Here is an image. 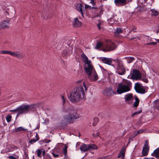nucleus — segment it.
Returning <instances> with one entry per match:
<instances>
[{"instance_id":"37","label":"nucleus","mask_w":159,"mask_h":159,"mask_svg":"<svg viewBox=\"0 0 159 159\" xmlns=\"http://www.w3.org/2000/svg\"><path fill=\"white\" fill-rule=\"evenodd\" d=\"M37 154L38 156L39 157H41V153L42 152V150L40 149H39L37 151Z\"/></svg>"},{"instance_id":"58","label":"nucleus","mask_w":159,"mask_h":159,"mask_svg":"<svg viewBox=\"0 0 159 159\" xmlns=\"http://www.w3.org/2000/svg\"><path fill=\"white\" fill-rule=\"evenodd\" d=\"M63 152L64 154H67V150L63 149Z\"/></svg>"},{"instance_id":"35","label":"nucleus","mask_w":159,"mask_h":159,"mask_svg":"<svg viewBox=\"0 0 159 159\" xmlns=\"http://www.w3.org/2000/svg\"><path fill=\"white\" fill-rule=\"evenodd\" d=\"M142 112V109H141L139 111H138L135 112L132 114L131 116L132 117H133L135 115L141 113Z\"/></svg>"},{"instance_id":"24","label":"nucleus","mask_w":159,"mask_h":159,"mask_svg":"<svg viewBox=\"0 0 159 159\" xmlns=\"http://www.w3.org/2000/svg\"><path fill=\"white\" fill-rule=\"evenodd\" d=\"M27 130V129L24 128L22 127H19L18 128L13 129L12 132L13 133L17 132L22 130Z\"/></svg>"},{"instance_id":"43","label":"nucleus","mask_w":159,"mask_h":159,"mask_svg":"<svg viewBox=\"0 0 159 159\" xmlns=\"http://www.w3.org/2000/svg\"><path fill=\"white\" fill-rule=\"evenodd\" d=\"M132 37H133V38L130 39H129L130 40H132L134 39H136V38H138V37L137 36H136V35H135L134 34L133 35H132Z\"/></svg>"},{"instance_id":"1","label":"nucleus","mask_w":159,"mask_h":159,"mask_svg":"<svg viewBox=\"0 0 159 159\" xmlns=\"http://www.w3.org/2000/svg\"><path fill=\"white\" fill-rule=\"evenodd\" d=\"M84 89L82 85L76 87L70 92L69 99L72 102H77L84 98Z\"/></svg>"},{"instance_id":"60","label":"nucleus","mask_w":159,"mask_h":159,"mask_svg":"<svg viewBox=\"0 0 159 159\" xmlns=\"http://www.w3.org/2000/svg\"><path fill=\"white\" fill-rule=\"evenodd\" d=\"M100 25H101V23H99L98 24V25H97L98 27V28L99 30H100L101 29V27L100 26Z\"/></svg>"},{"instance_id":"22","label":"nucleus","mask_w":159,"mask_h":159,"mask_svg":"<svg viewBox=\"0 0 159 159\" xmlns=\"http://www.w3.org/2000/svg\"><path fill=\"white\" fill-rule=\"evenodd\" d=\"M9 54L14 57H20L21 56L20 54L16 52H13L10 51Z\"/></svg>"},{"instance_id":"19","label":"nucleus","mask_w":159,"mask_h":159,"mask_svg":"<svg viewBox=\"0 0 159 159\" xmlns=\"http://www.w3.org/2000/svg\"><path fill=\"white\" fill-rule=\"evenodd\" d=\"M125 102L129 104V101L133 100L132 94L129 93L126 95L125 97Z\"/></svg>"},{"instance_id":"12","label":"nucleus","mask_w":159,"mask_h":159,"mask_svg":"<svg viewBox=\"0 0 159 159\" xmlns=\"http://www.w3.org/2000/svg\"><path fill=\"white\" fill-rule=\"evenodd\" d=\"M72 53V50L70 49L69 48L66 47V49L63 50L62 53L63 56L67 57V56L70 55Z\"/></svg>"},{"instance_id":"38","label":"nucleus","mask_w":159,"mask_h":159,"mask_svg":"<svg viewBox=\"0 0 159 159\" xmlns=\"http://www.w3.org/2000/svg\"><path fill=\"white\" fill-rule=\"evenodd\" d=\"M5 15L6 16V18L7 19H10V20L11 19V18H10L8 17V16L9 15V13L8 11H5L4 13Z\"/></svg>"},{"instance_id":"21","label":"nucleus","mask_w":159,"mask_h":159,"mask_svg":"<svg viewBox=\"0 0 159 159\" xmlns=\"http://www.w3.org/2000/svg\"><path fill=\"white\" fill-rule=\"evenodd\" d=\"M125 150L124 148H122L121 151L119 152L118 154V158H120L121 157V158L122 159H124L125 157Z\"/></svg>"},{"instance_id":"28","label":"nucleus","mask_w":159,"mask_h":159,"mask_svg":"<svg viewBox=\"0 0 159 159\" xmlns=\"http://www.w3.org/2000/svg\"><path fill=\"white\" fill-rule=\"evenodd\" d=\"M114 61H116L117 63V65H118V66H123L122 65V61L120 59H119L118 58H117L116 59L114 60Z\"/></svg>"},{"instance_id":"17","label":"nucleus","mask_w":159,"mask_h":159,"mask_svg":"<svg viewBox=\"0 0 159 159\" xmlns=\"http://www.w3.org/2000/svg\"><path fill=\"white\" fill-rule=\"evenodd\" d=\"M133 73L139 80H141V74L137 69H134L133 70Z\"/></svg>"},{"instance_id":"27","label":"nucleus","mask_w":159,"mask_h":159,"mask_svg":"<svg viewBox=\"0 0 159 159\" xmlns=\"http://www.w3.org/2000/svg\"><path fill=\"white\" fill-rule=\"evenodd\" d=\"M142 87L143 88V86H141L139 83L138 82H137L135 84L134 89L135 90V89H139Z\"/></svg>"},{"instance_id":"63","label":"nucleus","mask_w":159,"mask_h":159,"mask_svg":"<svg viewBox=\"0 0 159 159\" xmlns=\"http://www.w3.org/2000/svg\"><path fill=\"white\" fill-rule=\"evenodd\" d=\"M32 142H35L36 141H38V139H32Z\"/></svg>"},{"instance_id":"18","label":"nucleus","mask_w":159,"mask_h":159,"mask_svg":"<svg viewBox=\"0 0 159 159\" xmlns=\"http://www.w3.org/2000/svg\"><path fill=\"white\" fill-rule=\"evenodd\" d=\"M81 22L80 21L78 18H76L74 19L73 25L74 27H80L81 25Z\"/></svg>"},{"instance_id":"59","label":"nucleus","mask_w":159,"mask_h":159,"mask_svg":"<svg viewBox=\"0 0 159 159\" xmlns=\"http://www.w3.org/2000/svg\"><path fill=\"white\" fill-rule=\"evenodd\" d=\"M44 140L43 141L40 140L39 141V142L41 145H42L43 144V143H44Z\"/></svg>"},{"instance_id":"40","label":"nucleus","mask_w":159,"mask_h":159,"mask_svg":"<svg viewBox=\"0 0 159 159\" xmlns=\"http://www.w3.org/2000/svg\"><path fill=\"white\" fill-rule=\"evenodd\" d=\"M122 31V30L120 28H117L116 29V32L118 34L120 33Z\"/></svg>"},{"instance_id":"25","label":"nucleus","mask_w":159,"mask_h":159,"mask_svg":"<svg viewBox=\"0 0 159 159\" xmlns=\"http://www.w3.org/2000/svg\"><path fill=\"white\" fill-rule=\"evenodd\" d=\"M141 88L138 89H135V91L136 92L139 93L140 94H144L146 93V90L145 89H143V88Z\"/></svg>"},{"instance_id":"5","label":"nucleus","mask_w":159,"mask_h":159,"mask_svg":"<svg viewBox=\"0 0 159 159\" xmlns=\"http://www.w3.org/2000/svg\"><path fill=\"white\" fill-rule=\"evenodd\" d=\"M126 84L119 83L118 84V87L116 90L117 94L121 93L128 92L130 90V87L131 86V83L129 81L126 80L125 81Z\"/></svg>"},{"instance_id":"16","label":"nucleus","mask_w":159,"mask_h":159,"mask_svg":"<svg viewBox=\"0 0 159 159\" xmlns=\"http://www.w3.org/2000/svg\"><path fill=\"white\" fill-rule=\"evenodd\" d=\"M76 9L79 11L80 12L81 15L83 16V11L84 10V7L81 4H77L76 6Z\"/></svg>"},{"instance_id":"39","label":"nucleus","mask_w":159,"mask_h":159,"mask_svg":"<svg viewBox=\"0 0 159 159\" xmlns=\"http://www.w3.org/2000/svg\"><path fill=\"white\" fill-rule=\"evenodd\" d=\"M10 51L7 50H2L1 51V53L3 54H9Z\"/></svg>"},{"instance_id":"14","label":"nucleus","mask_w":159,"mask_h":159,"mask_svg":"<svg viewBox=\"0 0 159 159\" xmlns=\"http://www.w3.org/2000/svg\"><path fill=\"white\" fill-rule=\"evenodd\" d=\"M102 61L104 63L107 64L108 65H112L114 67V65L111 64V63L112 62L111 58L104 57L102 59Z\"/></svg>"},{"instance_id":"52","label":"nucleus","mask_w":159,"mask_h":159,"mask_svg":"<svg viewBox=\"0 0 159 159\" xmlns=\"http://www.w3.org/2000/svg\"><path fill=\"white\" fill-rule=\"evenodd\" d=\"M93 135L95 137H98L99 136V133L98 132H97L95 134H93Z\"/></svg>"},{"instance_id":"55","label":"nucleus","mask_w":159,"mask_h":159,"mask_svg":"<svg viewBox=\"0 0 159 159\" xmlns=\"http://www.w3.org/2000/svg\"><path fill=\"white\" fill-rule=\"evenodd\" d=\"M135 135L134 136H131L129 138V140L133 141V139L135 137Z\"/></svg>"},{"instance_id":"62","label":"nucleus","mask_w":159,"mask_h":159,"mask_svg":"<svg viewBox=\"0 0 159 159\" xmlns=\"http://www.w3.org/2000/svg\"><path fill=\"white\" fill-rule=\"evenodd\" d=\"M136 29V28H134V29H132L131 30H130L129 32V33H130L133 31L134 30H135Z\"/></svg>"},{"instance_id":"2","label":"nucleus","mask_w":159,"mask_h":159,"mask_svg":"<svg viewBox=\"0 0 159 159\" xmlns=\"http://www.w3.org/2000/svg\"><path fill=\"white\" fill-rule=\"evenodd\" d=\"M88 62L86 63L87 66L84 65L85 72L87 75L88 78L90 80L92 81H96L98 79V75L93 66L91 64V61H89Z\"/></svg>"},{"instance_id":"44","label":"nucleus","mask_w":159,"mask_h":159,"mask_svg":"<svg viewBox=\"0 0 159 159\" xmlns=\"http://www.w3.org/2000/svg\"><path fill=\"white\" fill-rule=\"evenodd\" d=\"M143 132V130H140L137 131V132L136 134L135 135V136H136L137 135L139 134L140 133H141Z\"/></svg>"},{"instance_id":"11","label":"nucleus","mask_w":159,"mask_h":159,"mask_svg":"<svg viewBox=\"0 0 159 159\" xmlns=\"http://www.w3.org/2000/svg\"><path fill=\"white\" fill-rule=\"evenodd\" d=\"M94 11V13L93 14V15L94 17H100L102 15V13L103 11V10L101 9L98 8L96 7Z\"/></svg>"},{"instance_id":"47","label":"nucleus","mask_w":159,"mask_h":159,"mask_svg":"<svg viewBox=\"0 0 159 159\" xmlns=\"http://www.w3.org/2000/svg\"><path fill=\"white\" fill-rule=\"evenodd\" d=\"M61 98L63 101V105L65 102V99L63 96L61 95Z\"/></svg>"},{"instance_id":"56","label":"nucleus","mask_w":159,"mask_h":159,"mask_svg":"<svg viewBox=\"0 0 159 159\" xmlns=\"http://www.w3.org/2000/svg\"><path fill=\"white\" fill-rule=\"evenodd\" d=\"M68 158V157L67 156V154H64V157L63 158V159H66Z\"/></svg>"},{"instance_id":"34","label":"nucleus","mask_w":159,"mask_h":159,"mask_svg":"<svg viewBox=\"0 0 159 159\" xmlns=\"http://www.w3.org/2000/svg\"><path fill=\"white\" fill-rule=\"evenodd\" d=\"M85 8L89 9V10H91L92 9H94L95 8H96V7H91V6H89V5H87L86 4H85Z\"/></svg>"},{"instance_id":"41","label":"nucleus","mask_w":159,"mask_h":159,"mask_svg":"<svg viewBox=\"0 0 159 159\" xmlns=\"http://www.w3.org/2000/svg\"><path fill=\"white\" fill-rule=\"evenodd\" d=\"M157 42H151V43H147L145 44V45H156L157 44Z\"/></svg>"},{"instance_id":"10","label":"nucleus","mask_w":159,"mask_h":159,"mask_svg":"<svg viewBox=\"0 0 159 159\" xmlns=\"http://www.w3.org/2000/svg\"><path fill=\"white\" fill-rule=\"evenodd\" d=\"M149 149V148L148 146L146 145L145 144H144L142 151V154L143 156H146L148 155Z\"/></svg>"},{"instance_id":"30","label":"nucleus","mask_w":159,"mask_h":159,"mask_svg":"<svg viewBox=\"0 0 159 159\" xmlns=\"http://www.w3.org/2000/svg\"><path fill=\"white\" fill-rule=\"evenodd\" d=\"M99 121V119L97 117H95L94 118L93 125V126H96L98 122Z\"/></svg>"},{"instance_id":"6","label":"nucleus","mask_w":159,"mask_h":159,"mask_svg":"<svg viewBox=\"0 0 159 159\" xmlns=\"http://www.w3.org/2000/svg\"><path fill=\"white\" fill-rule=\"evenodd\" d=\"M98 148L97 146L94 144H86L83 143L81 145L80 147V149L82 152H85L87 151L97 149Z\"/></svg>"},{"instance_id":"53","label":"nucleus","mask_w":159,"mask_h":159,"mask_svg":"<svg viewBox=\"0 0 159 159\" xmlns=\"http://www.w3.org/2000/svg\"><path fill=\"white\" fill-rule=\"evenodd\" d=\"M83 85L85 88V90L86 91V90H87L88 87L86 86V84H85L84 82L83 83Z\"/></svg>"},{"instance_id":"57","label":"nucleus","mask_w":159,"mask_h":159,"mask_svg":"<svg viewBox=\"0 0 159 159\" xmlns=\"http://www.w3.org/2000/svg\"><path fill=\"white\" fill-rule=\"evenodd\" d=\"M145 144L146 145L148 146V140H147L145 141Z\"/></svg>"},{"instance_id":"20","label":"nucleus","mask_w":159,"mask_h":159,"mask_svg":"<svg viewBox=\"0 0 159 159\" xmlns=\"http://www.w3.org/2000/svg\"><path fill=\"white\" fill-rule=\"evenodd\" d=\"M151 156H154L157 159H159V147L156 148L152 153Z\"/></svg>"},{"instance_id":"54","label":"nucleus","mask_w":159,"mask_h":159,"mask_svg":"<svg viewBox=\"0 0 159 159\" xmlns=\"http://www.w3.org/2000/svg\"><path fill=\"white\" fill-rule=\"evenodd\" d=\"M155 108L159 110V104H156V105L155 106Z\"/></svg>"},{"instance_id":"45","label":"nucleus","mask_w":159,"mask_h":159,"mask_svg":"<svg viewBox=\"0 0 159 159\" xmlns=\"http://www.w3.org/2000/svg\"><path fill=\"white\" fill-rule=\"evenodd\" d=\"M112 19L111 18H110L107 20V21L109 23H110V24H112L113 23V20L112 21Z\"/></svg>"},{"instance_id":"33","label":"nucleus","mask_w":159,"mask_h":159,"mask_svg":"<svg viewBox=\"0 0 159 159\" xmlns=\"http://www.w3.org/2000/svg\"><path fill=\"white\" fill-rule=\"evenodd\" d=\"M152 12L153 13L152 15L157 16L159 14V13L157 11L154 9H152Z\"/></svg>"},{"instance_id":"61","label":"nucleus","mask_w":159,"mask_h":159,"mask_svg":"<svg viewBox=\"0 0 159 159\" xmlns=\"http://www.w3.org/2000/svg\"><path fill=\"white\" fill-rule=\"evenodd\" d=\"M35 137H36V139H38V140H39V137L37 133H36V134L35 135Z\"/></svg>"},{"instance_id":"26","label":"nucleus","mask_w":159,"mask_h":159,"mask_svg":"<svg viewBox=\"0 0 159 159\" xmlns=\"http://www.w3.org/2000/svg\"><path fill=\"white\" fill-rule=\"evenodd\" d=\"M134 96L135 97V101L133 104V107H136L139 105V100L136 96L135 95Z\"/></svg>"},{"instance_id":"36","label":"nucleus","mask_w":159,"mask_h":159,"mask_svg":"<svg viewBox=\"0 0 159 159\" xmlns=\"http://www.w3.org/2000/svg\"><path fill=\"white\" fill-rule=\"evenodd\" d=\"M131 79L135 80H139L138 78L137 77L134 75L133 74V73H132L131 74V76L130 77Z\"/></svg>"},{"instance_id":"23","label":"nucleus","mask_w":159,"mask_h":159,"mask_svg":"<svg viewBox=\"0 0 159 159\" xmlns=\"http://www.w3.org/2000/svg\"><path fill=\"white\" fill-rule=\"evenodd\" d=\"M81 56L82 58V61L83 62H85V64L86 63H89L88 62L89 60H88L87 57L84 53H83L81 54Z\"/></svg>"},{"instance_id":"15","label":"nucleus","mask_w":159,"mask_h":159,"mask_svg":"<svg viewBox=\"0 0 159 159\" xmlns=\"http://www.w3.org/2000/svg\"><path fill=\"white\" fill-rule=\"evenodd\" d=\"M10 21V20H4L0 25V29H3L5 28H8V25Z\"/></svg>"},{"instance_id":"50","label":"nucleus","mask_w":159,"mask_h":159,"mask_svg":"<svg viewBox=\"0 0 159 159\" xmlns=\"http://www.w3.org/2000/svg\"><path fill=\"white\" fill-rule=\"evenodd\" d=\"M44 143H48L51 142L50 139H44Z\"/></svg>"},{"instance_id":"32","label":"nucleus","mask_w":159,"mask_h":159,"mask_svg":"<svg viewBox=\"0 0 159 159\" xmlns=\"http://www.w3.org/2000/svg\"><path fill=\"white\" fill-rule=\"evenodd\" d=\"M11 116L9 115L6 116V119L7 122L9 123L11 121Z\"/></svg>"},{"instance_id":"4","label":"nucleus","mask_w":159,"mask_h":159,"mask_svg":"<svg viewBox=\"0 0 159 159\" xmlns=\"http://www.w3.org/2000/svg\"><path fill=\"white\" fill-rule=\"evenodd\" d=\"M79 117V115L76 111L72 110L69 112L68 114L64 115L63 118L66 123L71 124L73 123Z\"/></svg>"},{"instance_id":"51","label":"nucleus","mask_w":159,"mask_h":159,"mask_svg":"<svg viewBox=\"0 0 159 159\" xmlns=\"http://www.w3.org/2000/svg\"><path fill=\"white\" fill-rule=\"evenodd\" d=\"M52 154L53 156L55 157H58V154H55L54 152H52Z\"/></svg>"},{"instance_id":"64","label":"nucleus","mask_w":159,"mask_h":159,"mask_svg":"<svg viewBox=\"0 0 159 159\" xmlns=\"http://www.w3.org/2000/svg\"><path fill=\"white\" fill-rule=\"evenodd\" d=\"M97 159H106V158L105 157H102L98 158Z\"/></svg>"},{"instance_id":"7","label":"nucleus","mask_w":159,"mask_h":159,"mask_svg":"<svg viewBox=\"0 0 159 159\" xmlns=\"http://www.w3.org/2000/svg\"><path fill=\"white\" fill-rule=\"evenodd\" d=\"M103 93L105 95L107 96H111L113 93L116 94L115 92L114 93V91L112 90V88L111 87L105 89L103 91Z\"/></svg>"},{"instance_id":"13","label":"nucleus","mask_w":159,"mask_h":159,"mask_svg":"<svg viewBox=\"0 0 159 159\" xmlns=\"http://www.w3.org/2000/svg\"><path fill=\"white\" fill-rule=\"evenodd\" d=\"M127 0H115L114 2L116 5L118 6H122L127 3Z\"/></svg>"},{"instance_id":"49","label":"nucleus","mask_w":159,"mask_h":159,"mask_svg":"<svg viewBox=\"0 0 159 159\" xmlns=\"http://www.w3.org/2000/svg\"><path fill=\"white\" fill-rule=\"evenodd\" d=\"M90 3H91L93 6H94L95 5V3L94 2V0H90Z\"/></svg>"},{"instance_id":"46","label":"nucleus","mask_w":159,"mask_h":159,"mask_svg":"<svg viewBox=\"0 0 159 159\" xmlns=\"http://www.w3.org/2000/svg\"><path fill=\"white\" fill-rule=\"evenodd\" d=\"M142 80L146 83H148V80L146 78H143Z\"/></svg>"},{"instance_id":"48","label":"nucleus","mask_w":159,"mask_h":159,"mask_svg":"<svg viewBox=\"0 0 159 159\" xmlns=\"http://www.w3.org/2000/svg\"><path fill=\"white\" fill-rule=\"evenodd\" d=\"M8 158L10 159H17L15 157L12 155L9 156L8 157Z\"/></svg>"},{"instance_id":"3","label":"nucleus","mask_w":159,"mask_h":159,"mask_svg":"<svg viewBox=\"0 0 159 159\" xmlns=\"http://www.w3.org/2000/svg\"><path fill=\"white\" fill-rule=\"evenodd\" d=\"M34 107V105L33 104L28 105L23 104L15 109L10 110V111L18 112L17 115L19 114H26Z\"/></svg>"},{"instance_id":"29","label":"nucleus","mask_w":159,"mask_h":159,"mask_svg":"<svg viewBox=\"0 0 159 159\" xmlns=\"http://www.w3.org/2000/svg\"><path fill=\"white\" fill-rule=\"evenodd\" d=\"M127 60V62L130 63L132 62L135 59V58L133 57H127L126 58Z\"/></svg>"},{"instance_id":"9","label":"nucleus","mask_w":159,"mask_h":159,"mask_svg":"<svg viewBox=\"0 0 159 159\" xmlns=\"http://www.w3.org/2000/svg\"><path fill=\"white\" fill-rule=\"evenodd\" d=\"M116 47V44L114 43L111 41H110L107 43L106 48L108 49L107 50V51H111L115 49Z\"/></svg>"},{"instance_id":"42","label":"nucleus","mask_w":159,"mask_h":159,"mask_svg":"<svg viewBox=\"0 0 159 159\" xmlns=\"http://www.w3.org/2000/svg\"><path fill=\"white\" fill-rule=\"evenodd\" d=\"M102 73L104 74H105V75L107 74H109V72H107V70L106 69H105L104 68L102 70Z\"/></svg>"},{"instance_id":"8","label":"nucleus","mask_w":159,"mask_h":159,"mask_svg":"<svg viewBox=\"0 0 159 159\" xmlns=\"http://www.w3.org/2000/svg\"><path fill=\"white\" fill-rule=\"evenodd\" d=\"M116 72L119 75H124L125 73V68L123 66H118Z\"/></svg>"},{"instance_id":"31","label":"nucleus","mask_w":159,"mask_h":159,"mask_svg":"<svg viewBox=\"0 0 159 159\" xmlns=\"http://www.w3.org/2000/svg\"><path fill=\"white\" fill-rule=\"evenodd\" d=\"M102 45V43L101 42H97L96 46L95 47V48L96 49H98L100 48Z\"/></svg>"}]
</instances>
